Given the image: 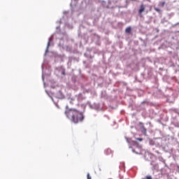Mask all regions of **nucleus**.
<instances>
[{"instance_id": "nucleus-1", "label": "nucleus", "mask_w": 179, "mask_h": 179, "mask_svg": "<svg viewBox=\"0 0 179 179\" xmlns=\"http://www.w3.org/2000/svg\"><path fill=\"white\" fill-rule=\"evenodd\" d=\"M65 115L70 120V121H71V122H73V124L83 122V120H85L83 113L75 108L66 110L65 111Z\"/></svg>"}, {"instance_id": "nucleus-2", "label": "nucleus", "mask_w": 179, "mask_h": 179, "mask_svg": "<svg viewBox=\"0 0 179 179\" xmlns=\"http://www.w3.org/2000/svg\"><path fill=\"white\" fill-rule=\"evenodd\" d=\"M140 125H141V132L144 134V135H146V132H147V130H146V128H145V126L143 125V123L142 122H140L139 123Z\"/></svg>"}, {"instance_id": "nucleus-3", "label": "nucleus", "mask_w": 179, "mask_h": 179, "mask_svg": "<svg viewBox=\"0 0 179 179\" xmlns=\"http://www.w3.org/2000/svg\"><path fill=\"white\" fill-rule=\"evenodd\" d=\"M104 153L106 156H110V155L113 156V151L110 148H107L106 150H105Z\"/></svg>"}, {"instance_id": "nucleus-4", "label": "nucleus", "mask_w": 179, "mask_h": 179, "mask_svg": "<svg viewBox=\"0 0 179 179\" xmlns=\"http://www.w3.org/2000/svg\"><path fill=\"white\" fill-rule=\"evenodd\" d=\"M145 11V6L143 4H141L140 6V9L138 10L139 15H142V13Z\"/></svg>"}, {"instance_id": "nucleus-5", "label": "nucleus", "mask_w": 179, "mask_h": 179, "mask_svg": "<svg viewBox=\"0 0 179 179\" xmlns=\"http://www.w3.org/2000/svg\"><path fill=\"white\" fill-rule=\"evenodd\" d=\"M131 27H129L125 29V31L126 33H131Z\"/></svg>"}, {"instance_id": "nucleus-6", "label": "nucleus", "mask_w": 179, "mask_h": 179, "mask_svg": "<svg viewBox=\"0 0 179 179\" xmlns=\"http://www.w3.org/2000/svg\"><path fill=\"white\" fill-rule=\"evenodd\" d=\"M145 179H153L151 176H146Z\"/></svg>"}, {"instance_id": "nucleus-7", "label": "nucleus", "mask_w": 179, "mask_h": 179, "mask_svg": "<svg viewBox=\"0 0 179 179\" xmlns=\"http://www.w3.org/2000/svg\"><path fill=\"white\" fill-rule=\"evenodd\" d=\"M136 141H139L140 142H142V141H143V138H137Z\"/></svg>"}, {"instance_id": "nucleus-8", "label": "nucleus", "mask_w": 179, "mask_h": 179, "mask_svg": "<svg viewBox=\"0 0 179 179\" xmlns=\"http://www.w3.org/2000/svg\"><path fill=\"white\" fill-rule=\"evenodd\" d=\"M162 6H164L166 5V1L161 2Z\"/></svg>"}, {"instance_id": "nucleus-9", "label": "nucleus", "mask_w": 179, "mask_h": 179, "mask_svg": "<svg viewBox=\"0 0 179 179\" xmlns=\"http://www.w3.org/2000/svg\"><path fill=\"white\" fill-rule=\"evenodd\" d=\"M87 179H92V176H90V173H87Z\"/></svg>"}, {"instance_id": "nucleus-10", "label": "nucleus", "mask_w": 179, "mask_h": 179, "mask_svg": "<svg viewBox=\"0 0 179 179\" xmlns=\"http://www.w3.org/2000/svg\"><path fill=\"white\" fill-rule=\"evenodd\" d=\"M155 10H157V12H159V9L156 8Z\"/></svg>"}, {"instance_id": "nucleus-11", "label": "nucleus", "mask_w": 179, "mask_h": 179, "mask_svg": "<svg viewBox=\"0 0 179 179\" xmlns=\"http://www.w3.org/2000/svg\"><path fill=\"white\" fill-rule=\"evenodd\" d=\"M178 24H179V22H178Z\"/></svg>"}]
</instances>
